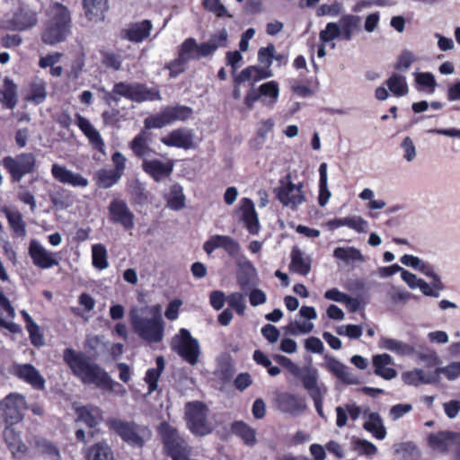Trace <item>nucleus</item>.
Returning a JSON list of instances; mask_svg holds the SVG:
<instances>
[{
    "mask_svg": "<svg viewBox=\"0 0 460 460\" xmlns=\"http://www.w3.org/2000/svg\"><path fill=\"white\" fill-rule=\"evenodd\" d=\"M63 360L73 375L84 385H95L105 391H112L114 386L122 387L113 381L101 366L82 351L66 348L63 351Z\"/></svg>",
    "mask_w": 460,
    "mask_h": 460,
    "instance_id": "1",
    "label": "nucleus"
},
{
    "mask_svg": "<svg viewBox=\"0 0 460 460\" xmlns=\"http://www.w3.org/2000/svg\"><path fill=\"white\" fill-rule=\"evenodd\" d=\"M72 27L69 9L56 2L49 10L48 19L40 31V40L47 46H56L65 42L72 33Z\"/></svg>",
    "mask_w": 460,
    "mask_h": 460,
    "instance_id": "2",
    "label": "nucleus"
},
{
    "mask_svg": "<svg viewBox=\"0 0 460 460\" xmlns=\"http://www.w3.org/2000/svg\"><path fill=\"white\" fill-rule=\"evenodd\" d=\"M153 316L146 318L138 315L135 311L130 312V323L134 332L144 341L150 343L162 341L164 335V322L161 315V308L155 305L151 308Z\"/></svg>",
    "mask_w": 460,
    "mask_h": 460,
    "instance_id": "3",
    "label": "nucleus"
},
{
    "mask_svg": "<svg viewBox=\"0 0 460 460\" xmlns=\"http://www.w3.org/2000/svg\"><path fill=\"white\" fill-rule=\"evenodd\" d=\"M108 429L118 435L128 445L141 448L151 438L152 432L146 425L137 424L133 420L119 418H109L106 420Z\"/></svg>",
    "mask_w": 460,
    "mask_h": 460,
    "instance_id": "4",
    "label": "nucleus"
},
{
    "mask_svg": "<svg viewBox=\"0 0 460 460\" xmlns=\"http://www.w3.org/2000/svg\"><path fill=\"white\" fill-rule=\"evenodd\" d=\"M199 48L200 44H198L194 38L185 39L178 47L177 58L164 66L169 70L170 77H176L184 73L190 61L206 58V55L201 54Z\"/></svg>",
    "mask_w": 460,
    "mask_h": 460,
    "instance_id": "5",
    "label": "nucleus"
},
{
    "mask_svg": "<svg viewBox=\"0 0 460 460\" xmlns=\"http://www.w3.org/2000/svg\"><path fill=\"white\" fill-rule=\"evenodd\" d=\"M2 164L13 182H20L25 175L37 171V158L31 152H23L15 156H4Z\"/></svg>",
    "mask_w": 460,
    "mask_h": 460,
    "instance_id": "6",
    "label": "nucleus"
},
{
    "mask_svg": "<svg viewBox=\"0 0 460 460\" xmlns=\"http://www.w3.org/2000/svg\"><path fill=\"white\" fill-rule=\"evenodd\" d=\"M193 110L185 105L166 106L155 115L145 119L146 128H162L176 121H186L191 118Z\"/></svg>",
    "mask_w": 460,
    "mask_h": 460,
    "instance_id": "7",
    "label": "nucleus"
},
{
    "mask_svg": "<svg viewBox=\"0 0 460 460\" xmlns=\"http://www.w3.org/2000/svg\"><path fill=\"white\" fill-rule=\"evenodd\" d=\"M207 405L200 401L189 402L185 405V420L190 431L195 436H205L212 431L208 421Z\"/></svg>",
    "mask_w": 460,
    "mask_h": 460,
    "instance_id": "8",
    "label": "nucleus"
},
{
    "mask_svg": "<svg viewBox=\"0 0 460 460\" xmlns=\"http://www.w3.org/2000/svg\"><path fill=\"white\" fill-rule=\"evenodd\" d=\"M171 347L184 361L195 366L200 355V348L197 339L193 338L190 332L181 328L171 342Z\"/></svg>",
    "mask_w": 460,
    "mask_h": 460,
    "instance_id": "9",
    "label": "nucleus"
},
{
    "mask_svg": "<svg viewBox=\"0 0 460 460\" xmlns=\"http://www.w3.org/2000/svg\"><path fill=\"white\" fill-rule=\"evenodd\" d=\"M109 220L121 226L124 230H132L135 226V215L124 199L115 198L108 206Z\"/></svg>",
    "mask_w": 460,
    "mask_h": 460,
    "instance_id": "10",
    "label": "nucleus"
},
{
    "mask_svg": "<svg viewBox=\"0 0 460 460\" xmlns=\"http://www.w3.org/2000/svg\"><path fill=\"white\" fill-rule=\"evenodd\" d=\"M24 404L25 399L19 394H10L0 402V410L6 425H14L22 420Z\"/></svg>",
    "mask_w": 460,
    "mask_h": 460,
    "instance_id": "11",
    "label": "nucleus"
},
{
    "mask_svg": "<svg viewBox=\"0 0 460 460\" xmlns=\"http://www.w3.org/2000/svg\"><path fill=\"white\" fill-rule=\"evenodd\" d=\"M318 376L316 370H308L305 375L301 376V382L305 389L308 392L309 396L312 398L314 403L315 410L318 415L326 420V416L323 412V395L326 392V389L321 388L318 385Z\"/></svg>",
    "mask_w": 460,
    "mask_h": 460,
    "instance_id": "12",
    "label": "nucleus"
},
{
    "mask_svg": "<svg viewBox=\"0 0 460 460\" xmlns=\"http://www.w3.org/2000/svg\"><path fill=\"white\" fill-rule=\"evenodd\" d=\"M288 182L284 184L281 181V186L276 189L277 199L284 206H290L296 208L305 202V198L302 190V184L296 185L290 181V175L287 176Z\"/></svg>",
    "mask_w": 460,
    "mask_h": 460,
    "instance_id": "13",
    "label": "nucleus"
},
{
    "mask_svg": "<svg viewBox=\"0 0 460 460\" xmlns=\"http://www.w3.org/2000/svg\"><path fill=\"white\" fill-rule=\"evenodd\" d=\"M12 373L18 379L30 385L34 390L43 391L46 388V380L40 371L31 364H14Z\"/></svg>",
    "mask_w": 460,
    "mask_h": 460,
    "instance_id": "14",
    "label": "nucleus"
},
{
    "mask_svg": "<svg viewBox=\"0 0 460 460\" xmlns=\"http://www.w3.org/2000/svg\"><path fill=\"white\" fill-rule=\"evenodd\" d=\"M222 248L230 257H236L240 253V244L233 237L224 234L210 236L203 244V250L210 255L216 249Z\"/></svg>",
    "mask_w": 460,
    "mask_h": 460,
    "instance_id": "15",
    "label": "nucleus"
},
{
    "mask_svg": "<svg viewBox=\"0 0 460 460\" xmlns=\"http://www.w3.org/2000/svg\"><path fill=\"white\" fill-rule=\"evenodd\" d=\"M51 174L53 178L62 184H66L74 188H85L88 186V180L79 172H74L68 170L65 165L53 164L51 166Z\"/></svg>",
    "mask_w": 460,
    "mask_h": 460,
    "instance_id": "16",
    "label": "nucleus"
},
{
    "mask_svg": "<svg viewBox=\"0 0 460 460\" xmlns=\"http://www.w3.org/2000/svg\"><path fill=\"white\" fill-rule=\"evenodd\" d=\"M152 30L153 23L150 20L131 22L121 30L120 38L133 43H140L150 36Z\"/></svg>",
    "mask_w": 460,
    "mask_h": 460,
    "instance_id": "17",
    "label": "nucleus"
},
{
    "mask_svg": "<svg viewBox=\"0 0 460 460\" xmlns=\"http://www.w3.org/2000/svg\"><path fill=\"white\" fill-rule=\"evenodd\" d=\"M29 255L33 264L40 269H50L58 266L59 261L55 253L47 251L37 241L32 240L29 245Z\"/></svg>",
    "mask_w": 460,
    "mask_h": 460,
    "instance_id": "18",
    "label": "nucleus"
},
{
    "mask_svg": "<svg viewBox=\"0 0 460 460\" xmlns=\"http://www.w3.org/2000/svg\"><path fill=\"white\" fill-rule=\"evenodd\" d=\"M161 142L169 147L188 150L194 146V136L190 129L179 128L162 137Z\"/></svg>",
    "mask_w": 460,
    "mask_h": 460,
    "instance_id": "19",
    "label": "nucleus"
},
{
    "mask_svg": "<svg viewBox=\"0 0 460 460\" xmlns=\"http://www.w3.org/2000/svg\"><path fill=\"white\" fill-rule=\"evenodd\" d=\"M9 29L14 31H27L38 23V14L27 6L20 7L9 20Z\"/></svg>",
    "mask_w": 460,
    "mask_h": 460,
    "instance_id": "20",
    "label": "nucleus"
},
{
    "mask_svg": "<svg viewBox=\"0 0 460 460\" xmlns=\"http://www.w3.org/2000/svg\"><path fill=\"white\" fill-rule=\"evenodd\" d=\"M76 125L87 137L88 142L93 150L105 155V143L100 132L91 124V122L79 113L75 115Z\"/></svg>",
    "mask_w": 460,
    "mask_h": 460,
    "instance_id": "21",
    "label": "nucleus"
},
{
    "mask_svg": "<svg viewBox=\"0 0 460 460\" xmlns=\"http://www.w3.org/2000/svg\"><path fill=\"white\" fill-rule=\"evenodd\" d=\"M141 167L146 174H148L155 181L158 182L172 174L173 171V163L172 161L163 163L158 159H144Z\"/></svg>",
    "mask_w": 460,
    "mask_h": 460,
    "instance_id": "22",
    "label": "nucleus"
},
{
    "mask_svg": "<svg viewBox=\"0 0 460 460\" xmlns=\"http://www.w3.org/2000/svg\"><path fill=\"white\" fill-rule=\"evenodd\" d=\"M77 420L84 423L89 429H94L103 420V411L97 406L87 404L75 410Z\"/></svg>",
    "mask_w": 460,
    "mask_h": 460,
    "instance_id": "23",
    "label": "nucleus"
},
{
    "mask_svg": "<svg viewBox=\"0 0 460 460\" xmlns=\"http://www.w3.org/2000/svg\"><path fill=\"white\" fill-rule=\"evenodd\" d=\"M457 432L454 431H438L431 433L428 437L429 446L440 453H447L449 448L453 447Z\"/></svg>",
    "mask_w": 460,
    "mask_h": 460,
    "instance_id": "24",
    "label": "nucleus"
},
{
    "mask_svg": "<svg viewBox=\"0 0 460 460\" xmlns=\"http://www.w3.org/2000/svg\"><path fill=\"white\" fill-rule=\"evenodd\" d=\"M149 128H144L129 142L128 146L134 155L140 159H146V156L154 153L150 147V133L147 131Z\"/></svg>",
    "mask_w": 460,
    "mask_h": 460,
    "instance_id": "25",
    "label": "nucleus"
},
{
    "mask_svg": "<svg viewBox=\"0 0 460 460\" xmlns=\"http://www.w3.org/2000/svg\"><path fill=\"white\" fill-rule=\"evenodd\" d=\"M242 205V221L251 234H257L260 231V222L252 199L243 198Z\"/></svg>",
    "mask_w": 460,
    "mask_h": 460,
    "instance_id": "26",
    "label": "nucleus"
},
{
    "mask_svg": "<svg viewBox=\"0 0 460 460\" xmlns=\"http://www.w3.org/2000/svg\"><path fill=\"white\" fill-rule=\"evenodd\" d=\"M277 402L279 409L287 413H296L305 409V400L296 394L281 393Z\"/></svg>",
    "mask_w": 460,
    "mask_h": 460,
    "instance_id": "27",
    "label": "nucleus"
},
{
    "mask_svg": "<svg viewBox=\"0 0 460 460\" xmlns=\"http://www.w3.org/2000/svg\"><path fill=\"white\" fill-rule=\"evenodd\" d=\"M393 363L392 357L389 354H378L373 357V366L375 374L385 380L394 378L397 372L394 368L389 366Z\"/></svg>",
    "mask_w": 460,
    "mask_h": 460,
    "instance_id": "28",
    "label": "nucleus"
},
{
    "mask_svg": "<svg viewBox=\"0 0 460 460\" xmlns=\"http://www.w3.org/2000/svg\"><path fill=\"white\" fill-rule=\"evenodd\" d=\"M83 6L86 18L92 22L102 21L109 8L108 0H84Z\"/></svg>",
    "mask_w": 460,
    "mask_h": 460,
    "instance_id": "29",
    "label": "nucleus"
},
{
    "mask_svg": "<svg viewBox=\"0 0 460 460\" xmlns=\"http://www.w3.org/2000/svg\"><path fill=\"white\" fill-rule=\"evenodd\" d=\"M4 438L14 456L17 454H24L27 451V446L22 441L20 433L15 430L13 425H6L4 430Z\"/></svg>",
    "mask_w": 460,
    "mask_h": 460,
    "instance_id": "30",
    "label": "nucleus"
},
{
    "mask_svg": "<svg viewBox=\"0 0 460 460\" xmlns=\"http://www.w3.org/2000/svg\"><path fill=\"white\" fill-rule=\"evenodd\" d=\"M437 373H425L422 369L415 368L402 373V378L404 384L417 386L420 384H432L437 381Z\"/></svg>",
    "mask_w": 460,
    "mask_h": 460,
    "instance_id": "31",
    "label": "nucleus"
},
{
    "mask_svg": "<svg viewBox=\"0 0 460 460\" xmlns=\"http://www.w3.org/2000/svg\"><path fill=\"white\" fill-rule=\"evenodd\" d=\"M367 420L363 424L364 429L368 431L376 439L383 440L386 437V429L384 426L383 420L378 412L365 413Z\"/></svg>",
    "mask_w": 460,
    "mask_h": 460,
    "instance_id": "32",
    "label": "nucleus"
},
{
    "mask_svg": "<svg viewBox=\"0 0 460 460\" xmlns=\"http://www.w3.org/2000/svg\"><path fill=\"white\" fill-rule=\"evenodd\" d=\"M326 368L330 373L347 385L356 383L355 377L349 372L348 367L335 358H329L327 359Z\"/></svg>",
    "mask_w": 460,
    "mask_h": 460,
    "instance_id": "33",
    "label": "nucleus"
},
{
    "mask_svg": "<svg viewBox=\"0 0 460 460\" xmlns=\"http://www.w3.org/2000/svg\"><path fill=\"white\" fill-rule=\"evenodd\" d=\"M227 31L223 29L217 33L211 34L207 42L200 43V52L207 57L213 55L219 47L227 44Z\"/></svg>",
    "mask_w": 460,
    "mask_h": 460,
    "instance_id": "34",
    "label": "nucleus"
},
{
    "mask_svg": "<svg viewBox=\"0 0 460 460\" xmlns=\"http://www.w3.org/2000/svg\"><path fill=\"white\" fill-rule=\"evenodd\" d=\"M156 367L148 368L146 372L144 381L147 385L148 394H152L158 388V381L165 367V361L163 356L155 359Z\"/></svg>",
    "mask_w": 460,
    "mask_h": 460,
    "instance_id": "35",
    "label": "nucleus"
},
{
    "mask_svg": "<svg viewBox=\"0 0 460 460\" xmlns=\"http://www.w3.org/2000/svg\"><path fill=\"white\" fill-rule=\"evenodd\" d=\"M271 76L272 71L270 68H266L265 66L260 67L257 66H249L237 75V81L246 82L252 80L253 82H258Z\"/></svg>",
    "mask_w": 460,
    "mask_h": 460,
    "instance_id": "36",
    "label": "nucleus"
},
{
    "mask_svg": "<svg viewBox=\"0 0 460 460\" xmlns=\"http://www.w3.org/2000/svg\"><path fill=\"white\" fill-rule=\"evenodd\" d=\"M86 460H114L113 451L106 441L92 445L86 452Z\"/></svg>",
    "mask_w": 460,
    "mask_h": 460,
    "instance_id": "37",
    "label": "nucleus"
},
{
    "mask_svg": "<svg viewBox=\"0 0 460 460\" xmlns=\"http://www.w3.org/2000/svg\"><path fill=\"white\" fill-rule=\"evenodd\" d=\"M361 19L358 15L345 14L340 19V30L341 38L350 40L355 31H360Z\"/></svg>",
    "mask_w": 460,
    "mask_h": 460,
    "instance_id": "38",
    "label": "nucleus"
},
{
    "mask_svg": "<svg viewBox=\"0 0 460 460\" xmlns=\"http://www.w3.org/2000/svg\"><path fill=\"white\" fill-rule=\"evenodd\" d=\"M290 270L303 276H306L311 270V261L309 258H304L303 252L297 247L291 251Z\"/></svg>",
    "mask_w": 460,
    "mask_h": 460,
    "instance_id": "39",
    "label": "nucleus"
},
{
    "mask_svg": "<svg viewBox=\"0 0 460 460\" xmlns=\"http://www.w3.org/2000/svg\"><path fill=\"white\" fill-rule=\"evenodd\" d=\"M3 212L8 220L9 226L13 232V237H24L26 235V224L19 211H11L4 208Z\"/></svg>",
    "mask_w": 460,
    "mask_h": 460,
    "instance_id": "40",
    "label": "nucleus"
},
{
    "mask_svg": "<svg viewBox=\"0 0 460 460\" xmlns=\"http://www.w3.org/2000/svg\"><path fill=\"white\" fill-rule=\"evenodd\" d=\"M2 94L1 102L7 109H13L17 104V85L8 77L4 80V89L0 92Z\"/></svg>",
    "mask_w": 460,
    "mask_h": 460,
    "instance_id": "41",
    "label": "nucleus"
},
{
    "mask_svg": "<svg viewBox=\"0 0 460 460\" xmlns=\"http://www.w3.org/2000/svg\"><path fill=\"white\" fill-rule=\"evenodd\" d=\"M232 432L240 437L246 445L252 446L256 443L255 430L242 420L234 421L231 425Z\"/></svg>",
    "mask_w": 460,
    "mask_h": 460,
    "instance_id": "42",
    "label": "nucleus"
},
{
    "mask_svg": "<svg viewBox=\"0 0 460 460\" xmlns=\"http://www.w3.org/2000/svg\"><path fill=\"white\" fill-rule=\"evenodd\" d=\"M319 174H320V180H319V195H318V204L321 207H324L330 198H331V191L328 189V175H327V164L322 163L319 166Z\"/></svg>",
    "mask_w": 460,
    "mask_h": 460,
    "instance_id": "43",
    "label": "nucleus"
},
{
    "mask_svg": "<svg viewBox=\"0 0 460 460\" xmlns=\"http://www.w3.org/2000/svg\"><path fill=\"white\" fill-rule=\"evenodd\" d=\"M385 84L391 93L396 97H402L408 93L409 87L406 78L399 74H393L386 81Z\"/></svg>",
    "mask_w": 460,
    "mask_h": 460,
    "instance_id": "44",
    "label": "nucleus"
},
{
    "mask_svg": "<svg viewBox=\"0 0 460 460\" xmlns=\"http://www.w3.org/2000/svg\"><path fill=\"white\" fill-rule=\"evenodd\" d=\"M121 177L112 169H101L96 172L94 180L99 188L109 189L115 185Z\"/></svg>",
    "mask_w": 460,
    "mask_h": 460,
    "instance_id": "45",
    "label": "nucleus"
},
{
    "mask_svg": "<svg viewBox=\"0 0 460 460\" xmlns=\"http://www.w3.org/2000/svg\"><path fill=\"white\" fill-rule=\"evenodd\" d=\"M92 264L98 270H103L109 267L108 252L104 244L92 245Z\"/></svg>",
    "mask_w": 460,
    "mask_h": 460,
    "instance_id": "46",
    "label": "nucleus"
},
{
    "mask_svg": "<svg viewBox=\"0 0 460 460\" xmlns=\"http://www.w3.org/2000/svg\"><path fill=\"white\" fill-rule=\"evenodd\" d=\"M137 100L136 102H143L146 101H161L162 96L157 87H147L146 84L137 83Z\"/></svg>",
    "mask_w": 460,
    "mask_h": 460,
    "instance_id": "47",
    "label": "nucleus"
},
{
    "mask_svg": "<svg viewBox=\"0 0 460 460\" xmlns=\"http://www.w3.org/2000/svg\"><path fill=\"white\" fill-rule=\"evenodd\" d=\"M381 344L383 348L398 355H410L413 352V348L411 345L395 339L382 338Z\"/></svg>",
    "mask_w": 460,
    "mask_h": 460,
    "instance_id": "48",
    "label": "nucleus"
},
{
    "mask_svg": "<svg viewBox=\"0 0 460 460\" xmlns=\"http://www.w3.org/2000/svg\"><path fill=\"white\" fill-rule=\"evenodd\" d=\"M333 256L336 259L341 260L345 262L352 261H362L364 260L360 251L355 247H337L333 251Z\"/></svg>",
    "mask_w": 460,
    "mask_h": 460,
    "instance_id": "49",
    "label": "nucleus"
},
{
    "mask_svg": "<svg viewBox=\"0 0 460 460\" xmlns=\"http://www.w3.org/2000/svg\"><path fill=\"white\" fill-rule=\"evenodd\" d=\"M49 199L52 205L58 209H66L73 204L71 192L65 189L51 193Z\"/></svg>",
    "mask_w": 460,
    "mask_h": 460,
    "instance_id": "50",
    "label": "nucleus"
},
{
    "mask_svg": "<svg viewBox=\"0 0 460 460\" xmlns=\"http://www.w3.org/2000/svg\"><path fill=\"white\" fill-rule=\"evenodd\" d=\"M185 199L182 187L179 184L172 185L170 197L167 199V206L172 210H181L185 207Z\"/></svg>",
    "mask_w": 460,
    "mask_h": 460,
    "instance_id": "51",
    "label": "nucleus"
},
{
    "mask_svg": "<svg viewBox=\"0 0 460 460\" xmlns=\"http://www.w3.org/2000/svg\"><path fill=\"white\" fill-rule=\"evenodd\" d=\"M114 93H118L119 98L124 97L132 102L137 100V83L128 84L126 82H118L113 85Z\"/></svg>",
    "mask_w": 460,
    "mask_h": 460,
    "instance_id": "52",
    "label": "nucleus"
},
{
    "mask_svg": "<svg viewBox=\"0 0 460 460\" xmlns=\"http://www.w3.org/2000/svg\"><path fill=\"white\" fill-rule=\"evenodd\" d=\"M102 64L106 68H111L114 71H119L121 69V65L123 62V58L121 55L115 53L113 51H102Z\"/></svg>",
    "mask_w": 460,
    "mask_h": 460,
    "instance_id": "53",
    "label": "nucleus"
},
{
    "mask_svg": "<svg viewBox=\"0 0 460 460\" xmlns=\"http://www.w3.org/2000/svg\"><path fill=\"white\" fill-rule=\"evenodd\" d=\"M202 5L205 10L215 14L217 18L228 17L232 18L226 6L221 3V0H203Z\"/></svg>",
    "mask_w": 460,
    "mask_h": 460,
    "instance_id": "54",
    "label": "nucleus"
},
{
    "mask_svg": "<svg viewBox=\"0 0 460 460\" xmlns=\"http://www.w3.org/2000/svg\"><path fill=\"white\" fill-rule=\"evenodd\" d=\"M226 301L231 309L234 310L238 315L244 314L246 305L245 297L240 292H233L226 297Z\"/></svg>",
    "mask_w": 460,
    "mask_h": 460,
    "instance_id": "55",
    "label": "nucleus"
},
{
    "mask_svg": "<svg viewBox=\"0 0 460 460\" xmlns=\"http://www.w3.org/2000/svg\"><path fill=\"white\" fill-rule=\"evenodd\" d=\"M261 97L270 98V103H275L279 98V87L276 81H269L259 86Z\"/></svg>",
    "mask_w": 460,
    "mask_h": 460,
    "instance_id": "56",
    "label": "nucleus"
},
{
    "mask_svg": "<svg viewBox=\"0 0 460 460\" xmlns=\"http://www.w3.org/2000/svg\"><path fill=\"white\" fill-rule=\"evenodd\" d=\"M47 97L46 86L43 83H33L31 84L28 100L35 104L44 102Z\"/></svg>",
    "mask_w": 460,
    "mask_h": 460,
    "instance_id": "57",
    "label": "nucleus"
},
{
    "mask_svg": "<svg viewBox=\"0 0 460 460\" xmlns=\"http://www.w3.org/2000/svg\"><path fill=\"white\" fill-rule=\"evenodd\" d=\"M35 447L43 455H48L50 456L59 457V450L58 447L50 441L43 438H38L35 439Z\"/></svg>",
    "mask_w": 460,
    "mask_h": 460,
    "instance_id": "58",
    "label": "nucleus"
},
{
    "mask_svg": "<svg viewBox=\"0 0 460 460\" xmlns=\"http://www.w3.org/2000/svg\"><path fill=\"white\" fill-rule=\"evenodd\" d=\"M275 46L269 43L267 47L261 48L258 51V61L266 68H270L274 59Z\"/></svg>",
    "mask_w": 460,
    "mask_h": 460,
    "instance_id": "59",
    "label": "nucleus"
},
{
    "mask_svg": "<svg viewBox=\"0 0 460 460\" xmlns=\"http://www.w3.org/2000/svg\"><path fill=\"white\" fill-rule=\"evenodd\" d=\"M273 359L281 367L287 368L293 376L301 379L304 374L297 365H296L290 358L283 355H275ZM306 373H305V375Z\"/></svg>",
    "mask_w": 460,
    "mask_h": 460,
    "instance_id": "60",
    "label": "nucleus"
},
{
    "mask_svg": "<svg viewBox=\"0 0 460 460\" xmlns=\"http://www.w3.org/2000/svg\"><path fill=\"white\" fill-rule=\"evenodd\" d=\"M339 36H341L340 26L335 22H328L325 29L320 32V40L323 42H329Z\"/></svg>",
    "mask_w": 460,
    "mask_h": 460,
    "instance_id": "61",
    "label": "nucleus"
},
{
    "mask_svg": "<svg viewBox=\"0 0 460 460\" xmlns=\"http://www.w3.org/2000/svg\"><path fill=\"white\" fill-rule=\"evenodd\" d=\"M26 330L29 333L31 343L37 348L44 345L43 333L40 332L39 325L36 323L26 326Z\"/></svg>",
    "mask_w": 460,
    "mask_h": 460,
    "instance_id": "62",
    "label": "nucleus"
},
{
    "mask_svg": "<svg viewBox=\"0 0 460 460\" xmlns=\"http://www.w3.org/2000/svg\"><path fill=\"white\" fill-rule=\"evenodd\" d=\"M346 221V226L358 233H365L367 230V222L359 216L347 217Z\"/></svg>",
    "mask_w": 460,
    "mask_h": 460,
    "instance_id": "63",
    "label": "nucleus"
},
{
    "mask_svg": "<svg viewBox=\"0 0 460 460\" xmlns=\"http://www.w3.org/2000/svg\"><path fill=\"white\" fill-rule=\"evenodd\" d=\"M416 83L420 86L430 88V93L434 92L437 84L434 75L429 72L417 73Z\"/></svg>",
    "mask_w": 460,
    "mask_h": 460,
    "instance_id": "64",
    "label": "nucleus"
}]
</instances>
